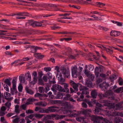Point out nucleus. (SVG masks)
Here are the masks:
<instances>
[{
	"mask_svg": "<svg viewBox=\"0 0 123 123\" xmlns=\"http://www.w3.org/2000/svg\"><path fill=\"white\" fill-rule=\"evenodd\" d=\"M120 92L121 93L123 92V86L117 88L114 91V92L117 93H120Z\"/></svg>",
	"mask_w": 123,
	"mask_h": 123,
	"instance_id": "nucleus-20",
	"label": "nucleus"
},
{
	"mask_svg": "<svg viewBox=\"0 0 123 123\" xmlns=\"http://www.w3.org/2000/svg\"><path fill=\"white\" fill-rule=\"evenodd\" d=\"M65 94L62 92H59L57 94L56 97L58 99H62L65 95Z\"/></svg>",
	"mask_w": 123,
	"mask_h": 123,
	"instance_id": "nucleus-23",
	"label": "nucleus"
},
{
	"mask_svg": "<svg viewBox=\"0 0 123 123\" xmlns=\"http://www.w3.org/2000/svg\"><path fill=\"white\" fill-rule=\"evenodd\" d=\"M112 104L111 103H106L105 105L108 106L107 108V110L106 111L108 113V114L110 115H112L113 116H117V112L113 111V107L111 106Z\"/></svg>",
	"mask_w": 123,
	"mask_h": 123,
	"instance_id": "nucleus-1",
	"label": "nucleus"
},
{
	"mask_svg": "<svg viewBox=\"0 0 123 123\" xmlns=\"http://www.w3.org/2000/svg\"><path fill=\"white\" fill-rule=\"evenodd\" d=\"M29 13L27 12H19L16 13V14L12 13L7 15L8 16H13L14 15H17L18 16L16 17V18L17 19H24L25 18V17H21V16H29L28 15Z\"/></svg>",
	"mask_w": 123,
	"mask_h": 123,
	"instance_id": "nucleus-2",
	"label": "nucleus"
},
{
	"mask_svg": "<svg viewBox=\"0 0 123 123\" xmlns=\"http://www.w3.org/2000/svg\"><path fill=\"white\" fill-rule=\"evenodd\" d=\"M26 113L27 114L32 113H34L33 111L31 110H29L26 111Z\"/></svg>",
	"mask_w": 123,
	"mask_h": 123,
	"instance_id": "nucleus-54",
	"label": "nucleus"
},
{
	"mask_svg": "<svg viewBox=\"0 0 123 123\" xmlns=\"http://www.w3.org/2000/svg\"><path fill=\"white\" fill-rule=\"evenodd\" d=\"M18 89L19 92H21L23 89V86L22 85H19L18 87Z\"/></svg>",
	"mask_w": 123,
	"mask_h": 123,
	"instance_id": "nucleus-47",
	"label": "nucleus"
},
{
	"mask_svg": "<svg viewBox=\"0 0 123 123\" xmlns=\"http://www.w3.org/2000/svg\"><path fill=\"white\" fill-rule=\"evenodd\" d=\"M36 55H37V56L38 58L39 59H42L45 56L44 55H41L40 53H37Z\"/></svg>",
	"mask_w": 123,
	"mask_h": 123,
	"instance_id": "nucleus-39",
	"label": "nucleus"
},
{
	"mask_svg": "<svg viewBox=\"0 0 123 123\" xmlns=\"http://www.w3.org/2000/svg\"><path fill=\"white\" fill-rule=\"evenodd\" d=\"M56 115L54 114H49L46 116H44L42 118V120L43 122H45V123H53L54 121L49 120L51 119L53 117H55Z\"/></svg>",
	"mask_w": 123,
	"mask_h": 123,
	"instance_id": "nucleus-3",
	"label": "nucleus"
},
{
	"mask_svg": "<svg viewBox=\"0 0 123 123\" xmlns=\"http://www.w3.org/2000/svg\"><path fill=\"white\" fill-rule=\"evenodd\" d=\"M71 85L72 86L74 89L76 90H78V86L77 84L75 83L73 81L71 80L70 82Z\"/></svg>",
	"mask_w": 123,
	"mask_h": 123,
	"instance_id": "nucleus-15",
	"label": "nucleus"
},
{
	"mask_svg": "<svg viewBox=\"0 0 123 123\" xmlns=\"http://www.w3.org/2000/svg\"><path fill=\"white\" fill-rule=\"evenodd\" d=\"M44 71L47 72L50 71L51 69L50 67H47L44 68Z\"/></svg>",
	"mask_w": 123,
	"mask_h": 123,
	"instance_id": "nucleus-44",
	"label": "nucleus"
},
{
	"mask_svg": "<svg viewBox=\"0 0 123 123\" xmlns=\"http://www.w3.org/2000/svg\"><path fill=\"white\" fill-rule=\"evenodd\" d=\"M4 94H5L4 95L5 98L7 100L10 101L12 100L13 99L12 97L9 98L11 95V94L8 92H4Z\"/></svg>",
	"mask_w": 123,
	"mask_h": 123,
	"instance_id": "nucleus-16",
	"label": "nucleus"
},
{
	"mask_svg": "<svg viewBox=\"0 0 123 123\" xmlns=\"http://www.w3.org/2000/svg\"><path fill=\"white\" fill-rule=\"evenodd\" d=\"M42 96V94L39 93H37L34 95L35 97H38L40 98Z\"/></svg>",
	"mask_w": 123,
	"mask_h": 123,
	"instance_id": "nucleus-46",
	"label": "nucleus"
},
{
	"mask_svg": "<svg viewBox=\"0 0 123 123\" xmlns=\"http://www.w3.org/2000/svg\"><path fill=\"white\" fill-rule=\"evenodd\" d=\"M112 106L113 107V109H114L115 107H116V110H117L121 108L119 104H117L116 105V106L115 107L113 106Z\"/></svg>",
	"mask_w": 123,
	"mask_h": 123,
	"instance_id": "nucleus-55",
	"label": "nucleus"
},
{
	"mask_svg": "<svg viewBox=\"0 0 123 123\" xmlns=\"http://www.w3.org/2000/svg\"><path fill=\"white\" fill-rule=\"evenodd\" d=\"M47 77L49 79H50L52 78V74L50 73H48L47 74Z\"/></svg>",
	"mask_w": 123,
	"mask_h": 123,
	"instance_id": "nucleus-45",
	"label": "nucleus"
},
{
	"mask_svg": "<svg viewBox=\"0 0 123 123\" xmlns=\"http://www.w3.org/2000/svg\"><path fill=\"white\" fill-rule=\"evenodd\" d=\"M43 87H39V91L40 93H42L43 92Z\"/></svg>",
	"mask_w": 123,
	"mask_h": 123,
	"instance_id": "nucleus-61",
	"label": "nucleus"
},
{
	"mask_svg": "<svg viewBox=\"0 0 123 123\" xmlns=\"http://www.w3.org/2000/svg\"><path fill=\"white\" fill-rule=\"evenodd\" d=\"M43 75V74L42 71L39 72L38 73V75L39 77L41 78Z\"/></svg>",
	"mask_w": 123,
	"mask_h": 123,
	"instance_id": "nucleus-60",
	"label": "nucleus"
},
{
	"mask_svg": "<svg viewBox=\"0 0 123 123\" xmlns=\"http://www.w3.org/2000/svg\"><path fill=\"white\" fill-rule=\"evenodd\" d=\"M113 93L111 91H108L104 93V96L105 97L108 98L109 99L114 100L115 98L113 96Z\"/></svg>",
	"mask_w": 123,
	"mask_h": 123,
	"instance_id": "nucleus-7",
	"label": "nucleus"
},
{
	"mask_svg": "<svg viewBox=\"0 0 123 123\" xmlns=\"http://www.w3.org/2000/svg\"><path fill=\"white\" fill-rule=\"evenodd\" d=\"M37 100L36 99L34 98H28L26 101L25 104L27 105H29L31 104V103Z\"/></svg>",
	"mask_w": 123,
	"mask_h": 123,
	"instance_id": "nucleus-22",
	"label": "nucleus"
},
{
	"mask_svg": "<svg viewBox=\"0 0 123 123\" xmlns=\"http://www.w3.org/2000/svg\"><path fill=\"white\" fill-rule=\"evenodd\" d=\"M26 104L25 103L24 104H23L20 106V107L24 110H26V108L27 107Z\"/></svg>",
	"mask_w": 123,
	"mask_h": 123,
	"instance_id": "nucleus-43",
	"label": "nucleus"
},
{
	"mask_svg": "<svg viewBox=\"0 0 123 123\" xmlns=\"http://www.w3.org/2000/svg\"><path fill=\"white\" fill-rule=\"evenodd\" d=\"M19 79L20 82L21 83H24L25 82L26 79L25 75L23 74H21L19 76Z\"/></svg>",
	"mask_w": 123,
	"mask_h": 123,
	"instance_id": "nucleus-21",
	"label": "nucleus"
},
{
	"mask_svg": "<svg viewBox=\"0 0 123 123\" xmlns=\"http://www.w3.org/2000/svg\"><path fill=\"white\" fill-rule=\"evenodd\" d=\"M48 60L52 62L53 63H55V59L53 57L50 58L49 60Z\"/></svg>",
	"mask_w": 123,
	"mask_h": 123,
	"instance_id": "nucleus-57",
	"label": "nucleus"
},
{
	"mask_svg": "<svg viewBox=\"0 0 123 123\" xmlns=\"http://www.w3.org/2000/svg\"><path fill=\"white\" fill-rule=\"evenodd\" d=\"M117 78V77L114 74L110 76L109 77V79L112 82H113L114 80L116 79Z\"/></svg>",
	"mask_w": 123,
	"mask_h": 123,
	"instance_id": "nucleus-29",
	"label": "nucleus"
},
{
	"mask_svg": "<svg viewBox=\"0 0 123 123\" xmlns=\"http://www.w3.org/2000/svg\"><path fill=\"white\" fill-rule=\"evenodd\" d=\"M35 21H34L32 20H28V21L26 24V25H30L35 27Z\"/></svg>",
	"mask_w": 123,
	"mask_h": 123,
	"instance_id": "nucleus-17",
	"label": "nucleus"
},
{
	"mask_svg": "<svg viewBox=\"0 0 123 123\" xmlns=\"http://www.w3.org/2000/svg\"><path fill=\"white\" fill-rule=\"evenodd\" d=\"M91 96L92 98H96L97 96V93L96 90H92L91 93Z\"/></svg>",
	"mask_w": 123,
	"mask_h": 123,
	"instance_id": "nucleus-19",
	"label": "nucleus"
},
{
	"mask_svg": "<svg viewBox=\"0 0 123 123\" xmlns=\"http://www.w3.org/2000/svg\"><path fill=\"white\" fill-rule=\"evenodd\" d=\"M104 94H102L101 93H99L98 95V96L100 99H101L103 98V97H105L104 96Z\"/></svg>",
	"mask_w": 123,
	"mask_h": 123,
	"instance_id": "nucleus-52",
	"label": "nucleus"
},
{
	"mask_svg": "<svg viewBox=\"0 0 123 123\" xmlns=\"http://www.w3.org/2000/svg\"><path fill=\"white\" fill-rule=\"evenodd\" d=\"M37 73L35 71L33 72L32 75L33 76V78H35V79L37 80Z\"/></svg>",
	"mask_w": 123,
	"mask_h": 123,
	"instance_id": "nucleus-37",
	"label": "nucleus"
},
{
	"mask_svg": "<svg viewBox=\"0 0 123 123\" xmlns=\"http://www.w3.org/2000/svg\"><path fill=\"white\" fill-rule=\"evenodd\" d=\"M79 89L80 91H82V93L83 94H85L88 95L89 92L88 88L86 86L81 85L79 87Z\"/></svg>",
	"mask_w": 123,
	"mask_h": 123,
	"instance_id": "nucleus-8",
	"label": "nucleus"
},
{
	"mask_svg": "<svg viewBox=\"0 0 123 123\" xmlns=\"http://www.w3.org/2000/svg\"><path fill=\"white\" fill-rule=\"evenodd\" d=\"M101 69L100 68L96 67L95 69V72L97 79L96 81L98 84H99L102 81V79L100 78H98L99 76V71H101Z\"/></svg>",
	"mask_w": 123,
	"mask_h": 123,
	"instance_id": "nucleus-5",
	"label": "nucleus"
},
{
	"mask_svg": "<svg viewBox=\"0 0 123 123\" xmlns=\"http://www.w3.org/2000/svg\"><path fill=\"white\" fill-rule=\"evenodd\" d=\"M84 73L87 77H88L90 75V74H89V72L88 71V70L87 69H85Z\"/></svg>",
	"mask_w": 123,
	"mask_h": 123,
	"instance_id": "nucleus-50",
	"label": "nucleus"
},
{
	"mask_svg": "<svg viewBox=\"0 0 123 123\" xmlns=\"http://www.w3.org/2000/svg\"><path fill=\"white\" fill-rule=\"evenodd\" d=\"M16 79H14L12 81V88L13 90H15L16 89Z\"/></svg>",
	"mask_w": 123,
	"mask_h": 123,
	"instance_id": "nucleus-28",
	"label": "nucleus"
},
{
	"mask_svg": "<svg viewBox=\"0 0 123 123\" xmlns=\"http://www.w3.org/2000/svg\"><path fill=\"white\" fill-rule=\"evenodd\" d=\"M43 115V114H35V117L38 118H42Z\"/></svg>",
	"mask_w": 123,
	"mask_h": 123,
	"instance_id": "nucleus-41",
	"label": "nucleus"
},
{
	"mask_svg": "<svg viewBox=\"0 0 123 123\" xmlns=\"http://www.w3.org/2000/svg\"><path fill=\"white\" fill-rule=\"evenodd\" d=\"M61 70L64 76L68 78L70 77V72L68 69H67L64 66H62L61 68Z\"/></svg>",
	"mask_w": 123,
	"mask_h": 123,
	"instance_id": "nucleus-4",
	"label": "nucleus"
},
{
	"mask_svg": "<svg viewBox=\"0 0 123 123\" xmlns=\"http://www.w3.org/2000/svg\"><path fill=\"white\" fill-rule=\"evenodd\" d=\"M110 35L111 36L115 37L120 35V33L119 32L115 31H112L110 32Z\"/></svg>",
	"mask_w": 123,
	"mask_h": 123,
	"instance_id": "nucleus-18",
	"label": "nucleus"
},
{
	"mask_svg": "<svg viewBox=\"0 0 123 123\" xmlns=\"http://www.w3.org/2000/svg\"><path fill=\"white\" fill-rule=\"evenodd\" d=\"M38 82L41 85H44V84L43 83V80L42 79H39L38 80Z\"/></svg>",
	"mask_w": 123,
	"mask_h": 123,
	"instance_id": "nucleus-56",
	"label": "nucleus"
},
{
	"mask_svg": "<svg viewBox=\"0 0 123 123\" xmlns=\"http://www.w3.org/2000/svg\"><path fill=\"white\" fill-rule=\"evenodd\" d=\"M71 96V95L69 93H67L65 95V97H64V100H69Z\"/></svg>",
	"mask_w": 123,
	"mask_h": 123,
	"instance_id": "nucleus-34",
	"label": "nucleus"
},
{
	"mask_svg": "<svg viewBox=\"0 0 123 123\" xmlns=\"http://www.w3.org/2000/svg\"><path fill=\"white\" fill-rule=\"evenodd\" d=\"M118 82L119 85L121 86L123 85V80L121 77H119L118 79Z\"/></svg>",
	"mask_w": 123,
	"mask_h": 123,
	"instance_id": "nucleus-40",
	"label": "nucleus"
},
{
	"mask_svg": "<svg viewBox=\"0 0 123 123\" xmlns=\"http://www.w3.org/2000/svg\"><path fill=\"white\" fill-rule=\"evenodd\" d=\"M78 55L79 54H74V55H70L68 56L71 59H75V57L78 56Z\"/></svg>",
	"mask_w": 123,
	"mask_h": 123,
	"instance_id": "nucleus-42",
	"label": "nucleus"
},
{
	"mask_svg": "<svg viewBox=\"0 0 123 123\" xmlns=\"http://www.w3.org/2000/svg\"><path fill=\"white\" fill-rule=\"evenodd\" d=\"M122 121V119L121 117H118L116 118L114 121V123H120V122Z\"/></svg>",
	"mask_w": 123,
	"mask_h": 123,
	"instance_id": "nucleus-35",
	"label": "nucleus"
},
{
	"mask_svg": "<svg viewBox=\"0 0 123 123\" xmlns=\"http://www.w3.org/2000/svg\"><path fill=\"white\" fill-rule=\"evenodd\" d=\"M3 87H4V89L7 92H9V89L7 85H5V84L3 85Z\"/></svg>",
	"mask_w": 123,
	"mask_h": 123,
	"instance_id": "nucleus-51",
	"label": "nucleus"
},
{
	"mask_svg": "<svg viewBox=\"0 0 123 123\" xmlns=\"http://www.w3.org/2000/svg\"><path fill=\"white\" fill-rule=\"evenodd\" d=\"M26 77H27L26 79L29 81H30L31 80V77L30 73L29 71L25 74Z\"/></svg>",
	"mask_w": 123,
	"mask_h": 123,
	"instance_id": "nucleus-25",
	"label": "nucleus"
},
{
	"mask_svg": "<svg viewBox=\"0 0 123 123\" xmlns=\"http://www.w3.org/2000/svg\"><path fill=\"white\" fill-rule=\"evenodd\" d=\"M104 118L102 117L92 115L91 117V119L93 123H99L100 120H103Z\"/></svg>",
	"mask_w": 123,
	"mask_h": 123,
	"instance_id": "nucleus-6",
	"label": "nucleus"
},
{
	"mask_svg": "<svg viewBox=\"0 0 123 123\" xmlns=\"http://www.w3.org/2000/svg\"><path fill=\"white\" fill-rule=\"evenodd\" d=\"M11 79L10 78H9V79H6L4 81V82L7 86L8 85L10 86L11 85V83L10 81Z\"/></svg>",
	"mask_w": 123,
	"mask_h": 123,
	"instance_id": "nucleus-27",
	"label": "nucleus"
},
{
	"mask_svg": "<svg viewBox=\"0 0 123 123\" xmlns=\"http://www.w3.org/2000/svg\"><path fill=\"white\" fill-rule=\"evenodd\" d=\"M100 108L96 107L93 111L94 113L96 114H100Z\"/></svg>",
	"mask_w": 123,
	"mask_h": 123,
	"instance_id": "nucleus-30",
	"label": "nucleus"
},
{
	"mask_svg": "<svg viewBox=\"0 0 123 123\" xmlns=\"http://www.w3.org/2000/svg\"><path fill=\"white\" fill-rule=\"evenodd\" d=\"M25 89L26 92L30 95H32L34 93V92L31 89H29L28 87H26Z\"/></svg>",
	"mask_w": 123,
	"mask_h": 123,
	"instance_id": "nucleus-24",
	"label": "nucleus"
},
{
	"mask_svg": "<svg viewBox=\"0 0 123 123\" xmlns=\"http://www.w3.org/2000/svg\"><path fill=\"white\" fill-rule=\"evenodd\" d=\"M109 86V85L108 83L103 82L102 84H100L99 85V86L102 90L105 91V90L107 89V88Z\"/></svg>",
	"mask_w": 123,
	"mask_h": 123,
	"instance_id": "nucleus-12",
	"label": "nucleus"
},
{
	"mask_svg": "<svg viewBox=\"0 0 123 123\" xmlns=\"http://www.w3.org/2000/svg\"><path fill=\"white\" fill-rule=\"evenodd\" d=\"M13 122L14 123H18L19 122L18 118H15L13 120Z\"/></svg>",
	"mask_w": 123,
	"mask_h": 123,
	"instance_id": "nucleus-64",
	"label": "nucleus"
},
{
	"mask_svg": "<svg viewBox=\"0 0 123 123\" xmlns=\"http://www.w3.org/2000/svg\"><path fill=\"white\" fill-rule=\"evenodd\" d=\"M42 23V22H37L35 21V27H43V25L41 24Z\"/></svg>",
	"mask_w": 123,
	"mask_h": 123,
	"instance_id": "nucleus-32",
	"label": "nucleus"
},
{
	"mask_svg": "<svg viewBox=\"0 0 123 123\" xmlns=\"http://www.w3.org/2000/svg\"><path fill=\"white\" fill-rule=\"evenodd\" d=\"M59 107L54 106H51L49 107L50 112H55L58 111Z\"/></svg>",
	"mask_w": 123,
	"mask_h": 123,
	"instance_id": "nucleus-14",
	"label": "nucleus"
},
{
	"mask_svg": "<svg viewBox=\"0 0 123 123\" xmlns=\"http://www.w3.org/2000/svg\"><path fill=\"white\" fill-rule=\"evenodd\" d=\"M63 85L64 88H63L62 87V91H61V92H66L68 93H69V90L68 88V84L66 83Z\"/></svg>",
	"mask_w": 123,
	"mask_h": 123,
	"instance_id": "nucleus-13",
	"label": "nucleus"
},
{
	"mask_svg": "<svg viewBox=\"0 0 123 123\" xmlns=\"http://www.w3.org/2000/svg\"><path fill=\"white\" fill-rule=\"evenodd\" d=\"M57 77H58L59 82L60 84L63 85L65 83V80L62 78V76L61 73H59V74H57Z\"/></svg>",
	"mask_w": 123,
	"mask_h": 123,
	"instance_id": "nucleus-9",
	"label": "nucleus"
},
{
	"mask_svg": "<svg viewBox=\"0 0 123 123\" xmlns=\"http://www.w3.org/2000/svg\"><path fill=\"white\" fill-rule=\"evenodd\" d=\"M5 105L8 108H9L11 105V103L10 102H7L5 103Z\"/></svg>",
	"mask_w": 123,
	"mask_h": 123,
	"instance_id": "nucleus-48",
	"label": "nucleus"
},
{
	"mask_svg": "<svg viewBox=\"0 0 123 123\" xmlns=\"http://www.w3.org/2000/svg\"><path fill=\"white\" fill-rule=\"evenodd\" d=\"M62 87L60 85H58L55 84L53 86V87L52 88V90L54 92L55 91V90H56L61 92V91H62Z\"/></svg>",
	"mask_w": 123,
	"mask_h": 123,
	"instance_id": "nucleus-11",
	"label": "nucleus"
},
{
	"mask_svg": "<svg viewBox=\"0 0 123 123\" xmlns=\"http://www.w3.org/2000/svg\"><path fill=\"white\" fill-rule=\"evenodd\" d=\"M104 49L107 52H109L111 53H112L113 52V51L112 50H111L109 49H107L105 47Z\"/></svg>",
	"mask_w": 123,
	"mask_h": 123,
	"instance_id": "nucleus-49",
	"label": "nucleus"
},
{
	"mask_svg": "<svg viewBox=\"0 0 123 123\" xmlns=\"http://www.w3.org/2000/svg\"><path fill=\"white\" fill-rule=\"evenodd\" d=\"M35 116V114H31L29 115L26 116L25 117V120H28L29 118L31 119H32V120L33 121L35 120V118L33 117Z\"/></svg>",
	"mask_w": 123,
	"mask_h": 123,
	"instance_id": "nucleus-26",
	"label": "nucleus"
},
{
	"mask_svg": "<svg viewBox=\"0 0 123 123\" xmlns=\"http://www.w3.org/2000/svg\"><path fill=\"white\" fill-rule=\"evenodd\" d=\"M55 78L54 77H53V80L50 81L49 80V83L51 84H55L56 83V82L55 81Z\"/></svg>",
	"mask_w": 123,
	"mask_h": 123,
	"instance_id": "nucleus-62",
	"label": "nucleus"
},
{
	"mask_svg": "<svg viewBox=\"0 0 123 123\" xmlns=\"http://www.w3.org/2000/svg\"><path fill=\"white\" fill-rule=\"evenodd\" d=\"M14 114V113H12V112H10L8 113L7 115L6 116L8 117H9L12 115H13Z\"/></svg>",
	"mask_w": 123,
	"mask_h": 123,
	"instance_id": "nucleus-63",
	"label": "nucleus"
},
{
	"mask_svg": "<svg viewBox=\"0 0 123 123\" xmlns=\"http://www.w3.org/2000/svg\"><path fill=\"white\" fill-rule=\"evenodd\" d=\"M36 105L42 107H45L46 106L47 104L42 102L37 103L36 104Z\"/></svg>",
	"mask_w": 123,
	"mask_h": 123,
	"instance_id": "nucleus-33",
	"label": "nucleus"
},
{
	"mask_svg": "<svg viewBox=\"0 0 123 123\" xmlns=\"http://www.w3.org/2000/svg\"><path fill=\"white\" fill-rule=\"evenodd\" d=\"M5 54L7 55L12 56L13 55V54H12L11 52L10 51H6L5 52Z\"/></svg>",
	"mask_w": 123,
	"mask_h": 123,
	"instance_id": "nucleus-58",
	"label": "nucleus"
},
{
	"mask_svg": "<svg viewBox=\"0 0 123 123\" xmlns=\"http://www.w3.org/2000/svg\"><path fill=\"white\" fill-rule=\"evenodd\" d=\"M78 68L77 67L74 66L72 70V75L74 78H76L77 76Z\"/></svg>",
	"mask_w": 123,
	"mask_h": 123,
	"instance_id": "nucleus-10",
	"label": "nucleus"
},
{
	"mask_svg": "<svg viewBox=\"0 0 123 123\" xmlns=\"http://www.w3.org/2000/svg\"><path fill=\"white\" fill-rule=\"evenodd\" d=\"M95 20L101 21L103 20V19L100 17L95 16V18L94 19Z\"/></svg>",
	"mask_w": 123,
	"mask_h": 123,
	"instance_id": "nucleus-53",
	"label": "nucleus"
},
{
	"mask_svg": "<svg viewBox=\"0 0 123 123\" xmlns=\"http://www.w3.org/2000/svg\"><path fill=\"white\" fill-rule=\"evenodd\" d=\"M37 80L35 79V78H33V80L30 82V84L31 85L35 84L37 82Z\"/></svg>",
	"mask_w": 123,
	"mask_h": 123,
	"instance_id": "nucleus-38",
	"label": "nucleus"
},
{
	"mask_svg": "<svg viewBox=\"0 0 123 123\" xmlns=\"http://www.w3.org/2000/svg\"><path fill=\"white\" fill-rule=\"evenodd\" d=\"M65 105L67 107H70V105L69 102H66L65 103Z\"/></svg>",
	"mask_w": 123,
	"mask_h": 123,
	"instance_id": "nucleus-59",
	"label": "nucleus"
},
{
	"mask_svg": "<svg viewBox=\"0 0 123 123\" xmlns=\"http://www.w3.org/2000/svg\"><path fill=\"white\" fill-rule=\"evenodd\" d=\"M30 47L32 49H34V51H35L37 49H40V48L38 47H35L33 46H31V47H30V46H28L26 47V48H30Z\"/></svg>",
	"mask_w": 123,
	"mask_h": 123,
	"instance_id": "nucleus-31",
	"label": "nucleus"
},
{
	"mask_svg": "<svg viewBox=\"0 0 123 123\" xmlns=\"http://www.w3.org/2000/svg\"><path fill=\"white\" fill-rule=\"evenodd\" d=\"M88 112H91V110L90 109H84L82 111V113L86 115L88 113Z\"/></svg>",
	"mask_w": 123,
	"mask_h": 123,
	"instance_id": "nucleus-36",
	"label": "nucleus"
}]
</instances>
